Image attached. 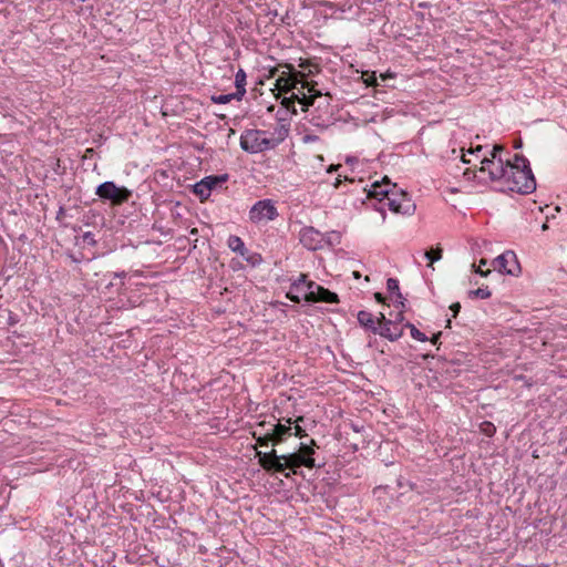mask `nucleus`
I'll use <instances>...</instances> for the list:
<instances>
[{
  "label": "nucleus",
  "mask_w": 567,
  "mask_h": 567,
  "mask_svg": "<svg viewBox=\"0 0 567 567\" xmlns=\"http://www.w3.org/2000/svg\"><path fill=\"white\" fill-rule=\"evenodd\" d=\"M256 456L265 471L280 473L286 478H289L291 474H298V468L301 466L308 468H315L317 466L315 462L302 457L298 452L278 455L276 450H271L267 453L257 451Z\"/></svg>",
  "instance_id": "f257e3e1"
},
{
  "label": "nucleus",
  "mask_w": 567,
  "mask_h": 567,
  "mask_svg": "<svg viewBox=\"0 0 567 567\" xmlns=\"http://www.w3.org/2000/svg\"><path fill=\"white\" fill-rule=\"evenodd\" d=\"M501 190L530 194L536 189V181L528 159L515 154L513 161L507 159V174Z\"/></svg>",
  "instance_id": "f03ea898"
},
{
  "label": "nucleus",
  "mask_w": 567,
  "mask_h": 567,
  "mask_svg": "<svg viewBox=\"0 0 567 567\" xmlns=\"http://www.w3.org/2000/svg\"><path fill=\"white\" fill-rule=\"evenodd\" d=\"M384 182H388L386 177L384 178ZM388 186V183H373L371 189L368 193V197L379 199L382 205L379 208L381 212H383L384 206H388L390 210L398 214H413L415 210V205L409 197L408 193L398 190L395 184L392 185V188H389Z\"/></svg>",
  "instance_id": "7ed1b4c3"
},
{
  "label": "nucleus",
  "mask_w": 567,
  "mask_h": 567,
  "mask_svg": "<svg viewBox=\"0 0 567 567\" xmlns=\"http://www.w3.org/2000/svg\"><path fill=\"white\" fill-rule=\"evenodd\" d=\"M240 147L249 154H257L274 150V143L270 142L267 131L246 130L240 135Z\"/></svg>",
  "instance_id": "20e7f679"
},
{
  "label": "nucleus",
  "mask_w": 567,
  "mask_h": 567,
  "mask_svg": "<svg viewBox=\"0 0 567 567\" xmlns=\"http://www.w3.org/2000/svg\"><path fill=\"white\" fill-rule=\"evenodd\" d=\"M95 194L103 200H110L113 206H121L128 202L132 190L124 186H117L112 181H107L96 187Z\"/></svg>",
  "instance_id": "39448f33"
},
{
  "label": "nucleus",
  "mask_w": 567,
  "mask_h": 567,
  "mask_svg": "<svg viewBox=\"0 0 567 567\" xmlns=\"http://www.w3.org/2000/svg\"><path fill=\"white\" fill-rule=\"evenodd\" d=\"M277 216V208L270 199L258 200L249 210V219L254 224L267 223Z\"/></svg>",
  "instance_id": "423d86ee"
},
{
  "label": "nucleus",
  "mask_w": 567,
  "mask_h": 567,
  "mask_svg": "<svg viewBox=\"0 0 567 567\" xmlns=\"http://www.w3.org/2000/svg\"><path fill=\"white\" fill-rule=\"evenodd\" d=\"M480 163V173H488V177L492 182L504 184L507 174V161L504 162L502 158L494 161L485 156Z\"/></svg>",
  "instance_id": "0eeeda50"
},
{
  "label": "nucleus",
  "mask_w": 567,
  "mask_h": 567,
  "mask_svg": "<svg viewBox=\"0 0 567 567\" xmlns=\"http://www.w3.org/2000/svg\"><path fill=\"white\" fill-rule=\"evenodd\" d=\"M300 244L309 250H318L323 247L326 236L311 226L302 227L299 231Z\"/></svg>",
  "instance_id": "6e6552de"
},
{
  "label": "nucleus",
  "mask_w": 567,
  "mask_h": 567,
  "mask_svg": "<svg viewBox=\"0 0 567 567\" xmlns=\"http://www.w3.org/2000/svg\"><path fill=\"white\" fill-rule=\"evenodd\" d=\"M227 175H210L204 177L202 181L197 182L194 185V193L200 198V200H205L210 196L212 190L217 186L221 185L227 181Z\"/></svg>",
  "instance_id": "1a4fd4ad"
},
{
  "label": "nucleus",
  "mask_w": 567,
  "mask_h": 567,
  "mask_svg": "<svg viewBox=\"0 0 567 567\" xmlns=\"http://www.w3.org/2000/svg\"><path fill=\"white\" fill-rule=\"evenodd\" d=\"M493 266L494 269H497L499 272L508 275H515L520 269L516 255L513 251H506L496 257L493 260Z\"/></svg>",
  "instance_id": "9d476101"
},
{
  "label": "nucleus",
  "mask_w": 567,
  "mask_h": 567,
  "mask_svg": "<svg viewBox=\"0 0 567 567\" xmlns=\"http://www.w3.org/2000/svg\"><path fill=\"white\" fill-rule=\"evenodd\" d=\"M287 423L288 424L267 423V425H269V432L274 439V445L285 442L287 440V437L292 435L291 420L288 419Z\"/></svg>",
  "instance_id": "9b49d317"
},
{
  "label": "nucleus",
  "mask_w": 567,
  "mask_h": 567,
  "mask_svg": "<svg viewBox=\"0 0 567 567\" xmlns=\"http://www.w3.org/2000/svg\"><path fill=\"white\" fill-rule=\"evenodd\" d=\"M377 334L390 340L396 341L403 336V328L399 327L395 321L389 320L379 326Z\"/></svg>",
  "instance_id": "f8f14e48"
},
{
  "label": "nucleus",
  "mask_w": 567,
  "mask_h": 567,
  "mask_svg": "<svg viewBox=\"0 0 567 567\" xmlns=\"http://www.w3.org/2000/svg\"><path fill=\"white\" fill-rule=\"evenodd\" d=\"M268 137L271 143H274V148L278 146L281 142L286 140L289 134V124L284 120H279V122L275 125L272 131H267Z\"/></svg>",
  "instance_id": "ddd939ff"
},
{
  "label": "nucleus",
  "mask_w": 567,
  "mask_h": 567,
  "mask_svg": "<svg viewBox=\"0 0 567 567\" xmlns=\"http://www.w3.org/2000/svg\"><path fill=\"white\" fill-rule=\"evenodd\" d=\"M307 275L301 274L297 280H295L290 287V290L287 292V298H289L293 302H300L303 299L305 293V279Z\"/></svg>",
  "instance_id": "4468645a"
},
{
  "label": "nucleus",
  "mask_w": 567,
  "mask_h": 567,
  "mask_svg": "<svg viewBox=\"0 0 567 567\" xmlns=\"http://www.w3.org/2000/svg\"><path fill=\"white\" fill-rule=\"evenodd\" d=\"M316 297L310 298V302H327V303H338L339 297L337 293L330 291L329 289L319 287L318 291L315 295Z\"/></svg>",
  "instance_id": "2eb2a0df"
},
{
  "label": "nucleus",
  "mask_w": 567,
  "mask_h": 567,
  "mask_svg": "<svg viewBox=\"0 0 567 567\" xmlns=\"http://www.w3.org/2000/svg\"><path fill=\"white\" fill-rule=\"evenodd\" d=\"M316 83H302V87H307L310 95H306L303 92H300L301 96L297 99L301 104H303L306 107L313 105L315 100L317 97H320L322 93L320 91H317L315 89Z\"/></svg>",
  "instance_id": "dca6fc26"
},
{
  "label": "nucleus",
  "mask_w": 567,
  "mask_h": 567,
  "mask_svg": "<svg viewBox=\"0 0 567 567\" xmlns=\"http://www.w3.org/2000/svg\"><path fill=\"white\" fill-rule=\"evenodd\" d=\"M357 318L362 327H364L368 330H371L374 334H377V329H379V326H377V321L371 312L361 310L358 312Z\"/></svg>",
  "instance_id": "f3484780"
},
{
  "label": "nucleus",
  "mask_w": 567,
  "mask_h": 567,
  "mask_svg": "<svg viewBox=\"0 0 567 567\" xmlns=\"http://www.w3.org/2000/svg\"><path fill=\"white\" fill-rule=\"evenodd\" d=\"M266 425L267 422H260L255 426L254 431L251 432L252 437L257 441V443L260 446H268L270 442L274 444V439L270 432H259V427H265Z\"/></svg>",
  "instance_id": "a211bd4d"
},
{
  "label": "nucleus",
  "mask_w": 567,
  "mask_h": 567,
  "mask_svg": "<svg viewBox=\"0 0 567 567\" xmlns=\"http://www.w3.org/2000/svg\"><path fill=\"white\" fill-rule=\"evenodd\" d=\"M227 246L231 251L237 252L240 256H245L247 252V248L245 247L243 239L236 235H230L228 237Z\"/></svg>",
  "instance_id": "6ab92c4d"
},
{
  "label": "nucleus",
  "mask_w": 567,
  "mask_h": 567,
  "mask_svg": "<svg viewBox=\"0 0 567 567\" xmlns=\"http://www.w3.org/2000/svg\"><path fill=\"white\" fill-rule=\"evenodd\" d=\"M246 73L243 69H239L238 72L235 75V86H236V94L239 97H244L246 94Z\"/></svg>",
  "instance_id": "aec40b11"
},
{
  "label": "nucleus",
  "mask_w": 567,
  "mask_h": 567,
  "mask_svg": "<svg viewBox=\"0 0 567 567\" xmlns=\"http://www.w3.org/2000/svg\"><path fill=\"white\" fill-rule=\"evenodd\" d=\"M386 288H388L389 292L394 293L396 296V301L403 307L404 298H403L402 293L400 292L399 280L395 278H389L386 280Z\"/></svg>",
  "instance_id": "412c9836"
},
{
  "label": "nucleus",
  "mask_w": 567,
  "mask_h": 567,
  "mask_svg": "<svg viewBox=\"0 0 567 567\" xmlns=\"http://www.w3.org/2000/svg\"><path fill=\"white\" fill-rule=\"evenodd\" d=\"M305 293L303 299L308 302H310L311 297H316V292L318 291L320 285H318L315 281H307V278L305 279Z\"/></svg>",
  "instance_id": "4be33fe9"
},
{
  "label": "nucleus",
  "mask_w": 567,
  "mask_h": 567,
  "mask_svg": "<svg viewBox=\"0 0 567 567\" xmlns=\"http://www.w3.org/2000/svg\"><path fill=\"white\" fill-rule=\"evenodd\" d=\"M298 81H292L290 78L280 76L277 79V86L279 90L284 92H289L293 90L297 85Z\"/></svg>",
  "instance_id": "5701e85b"
},
{
  "label": "nucleus",
  "mask_w": 567,
  "mask_h": 567,
  "mask_svg": "<svg viewBox=\"0 0 567 567\" xmlns=\"http://www.w3.org/2000/svg\"><path fill=\"white\" fill-rule=\"evenodd\" d=\"M233 100L241 101L243 99L237 96V94L235 92L230 93V94H220V95L212 96L213 103H216V104H227Z\"/></svg>",
  "instance_id": "b1692460"
},
{
  "label": "nucleus",
  "mask_w": 567,
  "mask_h": 567,
  "mask_svg": "<svg viewBox=\"0 0 567 567\" xmlns=\"http://www.w3.org/2000/svg\"><path fill=\"white\" fill-rule=\"evenodd\" d=\"M302 457L315 462L313 454L315 449L311 445H308L306 443H300L299 449L297 451Z\"/></svg>",
  "instance_id": "393cba45"
},
{
  "label": "nucleus",
  "mask_w": 567,
  "mask_h": 567,
  "mask_svg": "<svg viewBox=\"0 0 567 567\" xmlns=\"http://www.w3.org/2000/svg\"><path fill=\"white\" fill-rule=\"evenodd\" d=\"M405 327L410 329L411 337L417 341L425 342L427 341V337L421 332L414 324L406 322Z\"/></svg>",
  "instance_id": "a878e982"
},
{
  "label": "nucleus",
  "mask_w": 567,
  "mask_h": 567,
  "mask_svg": "<svg viewBox=\"0 0 567 567\" xmlns=\"http://www.w3.org/2000/svg\"><path fill=\"white\" fill-rule=\"evenodd\" d=\"M442 252H443V250L439 247L435 249L432 248V249L425 251V257H426V259L430 260V264H429L430 267L433 265L434 261H437L442 258Z\"/></svg>",
  "instance_id": "bb28decb"
},
{
  "label": "nucleus",
  "mask_w": 567,
  "mask_h": 567,
  "mask_svg": "<svg viewBox=\"0 0 567 567\" xmlns=\"http://www.w3.org/2000/svg\"><path fill=\"white\" fill-rule=\"evenodd\" d=\"M491 291L487 287H482V288H477L475 290H471L468 292V296L471 298L475 297V298H480V299H487L491 297Z\"/></svg>",
  "instance_id": "cd10ccee"
},
{
  "label": "nucleus",
  "mask_w": 567,
  "mask_h": 567,
  "mask_svg": "<svg viewBox=\"0 0 567 567\" xmlns=\"http://www.w3.org/2000/svg\"><path fill=\"white\" fill-rule=\"evenodd\" d=\"M300 422H303V416H299L296 420L295 426H292V435L298 436L300 439L308 436L306 431L299 425Z\"/></svg>",
  "instance_id": "c85d7f7f"
},
{
  "label": "nucleus",
  "mask_w": 567,
  "mask_h": 567,
  "mask_svg": "<svg viewBox=\"0 0 567 567\" xmlns=\"http://www.w3.org/2000/svg\"><path fill=\"white\" fill-rule=\"evenodd\" d=\"M299 99V94H292V96L290 97H285L281 102V104L287 109V110H292V113H297L296 109H295V100Z\"/></svg>",
  "instance_id": "c756f323"
},
{
  "label": "nucleus",
  "mask_w": 567,
  "mask_h": 567,
  "mask_svg": "<svg viewBox=\"0 0 567 567\" xmlns=\"http://www.w3.org/2000/svg\"><path fill=\"white\" fill-rule=\"evenodd\" d=\"M482 431L488 435V436H492L494 433H495V426L493 423L491 422H484L482 424Z\"/></svg>",
  "instance_id": "7c9ffc66"
},
{
  "label": "nucleus",
  "mask_w": 567,
  "mask_h": 567,
  "mask_svg": "<svg viewBox=\"0 0 567 567\" xmlns=\"http://www.w3.org/2000/svg\"><path fill=\"white\" fill-rule=\"evenodd\" d=\"M503 150H504V147L502 145H494L491 151V157H488V158L497 161L498 158H501L499 154Z\"/></svg>",
  "instance_id": "2f4dec72"
},
{
  "label": "nucleus",
  "mask_w": 567,
  "mask_h": 567,
  "mask_svg": "<svg viewBox=\"0 0 567 567\" xmlns=\"http://www.w3.org/2000/svg\"><path fill=\"white\" fill-rule=\"evenodd\" d=\"M486 264H487V261H486L485 259H481V261H480V267H478L477 269H475V271H476L477 274H480L481 276H483V277H486V276L491 272V270L484 271V270L481 268L482 266H485Z\"/></svg>",
  "instance_id": "473e14b6"
},
{
  "label": "nucleus",
  "mask_w": 567,
  "mask_h": 567,
  "mask_svg": "<svg viewBox=\"0 0 567 567\" xmlns=\"http://www.w3.org/2000/svg\"><path fill=\"white\" fill-rule=\"evenodd\" d=\"M463 176L465 177V179L472 181L476 177V172L471 168H466L463 173Z\"/></svg>",
  "instance_id": "72a5a7b5"
},
{
  "label": "nucleus",
  "mask_w": 567,
  "mask_h": 567,
  "mask_svg": "<svg viewBox=\"0 0 567 567\" xmlns=\"http://www.w3.org/2000/svg\"><path fill=\"white\" fill-rule=\"evenodd\" d=\"M450 309H451V310H452V312H453V317H456V316H457V313H458V312H460V310H461V305H460V302H455V303L451 305Z\"/></svg>",
  "instance_id": "f704fd0d"
},
{
  "label": "nucleus",
  "mask_w": 567,
  "mask_h": 567,
  "mask_svg": "<svg viewBox=\"0 0 567 567\" xmlns=\"http://www.w3.org/2000/svg\"><path fill=\"white\" fill-rule=\"evenodd\" d=\"M390 319H386V317L384 316V313H380V317L378 318L377 320V326H381L383 323H385V321H389Z\"/></svg>",
  "instance_id": "c9c22d12"
},
{
  "label": "nucleus",
  "mask_w": 567,
  "mask_h": 567,
  "mask_svg": "<svg viewBox=\"0 0 567 567\" xmlns=\"http://www.w3.org/2000/svg\"><path fill=\"white\" fill-rule=\"evenodd\" d=\"M403 319H404V317H403V312H402V311H400V312L396 315V317H395V319H394L393 321H395V323L399 326V323H400Z\"/></svg>",
  "instance_id": "e433bc0d"
},
{
  "label": "nucleus",
  "mask_w": 567,
  "mask_h": 567,
  "mask_svg": "<svg viewBox=\"0 0 567 567\" xmlns=\"http://www.w3.org/2000/svg\"><path fill=\"white\" fill-rule=\"evenodd\" d=\"M441 334H442V332H437L436 334H434V336L431 338V342H432L433 344H436V343H437V341H439V339H440V337H441Z\"/></svg>",
  "instance_id": "4c0bfd02"
},
{
  "label": "nucleus",
  "mask_w": 567,
  "mask_h": 567,
  "mask_svg": "<svg viewBox=\"0 0 567 567\" xmlns=\"http://www.w3.org/2000/svg\"><path fill=\"white\" fill-rule=\"evenodd\" d=\"M84 240H90L91 243H94L92 233H90V231L85 233Z\"/></svg>",
  "instance_id": "58836bf2"
},
{
  "label": "nucleus",
  "mask_w": 567,
  "mask_h": 567,
  "mask_svg": "<svg viewBox=\"0 0 567 567\" xmlns=\"http://www.w3.org/2000/svg\"><path fill=\"white\" fill-rule=\"evenodd\" d=\"M374 297H375V300H377L378 302H383V301H384V297H383V296H382V293H380V292H377V293L374 295Z\"/></svg>",
  "instance_id": "ea45409f"
},
{
  "label": "nucleus",
  "mask_w": 567,
  "mask_h": 567,
  "mask_svg": "<svg viewBox=\"0 0 567 567\" xmlns=\"http://www.w3.org/2000/svg\"><path fill=\"white\" fill-rule=\"evenodd\" d=\"M189 234H190L192 236H196V235L198 234L197 228H192V229H190V231H189Z\"/></svg>",
  "instance_id": "a19ab883"
},
{
  "label": "nucleus",
  "mask_w": 567,
  "mask_h": 567,
  "mask_svg": "<svg viewBox=\"0 0 567 567\" xmlns=\"http://www.w3.org/2000/svg\"><path fill=\"white\" fill-rule=\"evenodd\" d=\"M367 82H368V84H369V85L374 84V82H375V76H374V75H372V79H371V80H367Z\"/></svg>",
  "instance_id": "79ce46f5"
},
{
  "label": "nucleus",
  "mask_w": 567,
  "mask_h": 567,
  "mask_svg": "<svg viewBox=\"0 0 567 567\" xmlns=\"http://www.w3.org/2000/svg\"><path fill=\"white\" fill-rule=\"evenodd\" d=\"M309 445H311L315 449L317 447V442L313 439H311Z\"/></svg>",
  "instance_id": "37998d69"
},
{
  "label": "nucleus",
  "mask_w": 567,
  "mask_h": 567,
  "mask_svg": "<svg viewBox=\"0 0 567 567\" xmlns=\"http://www.w3.org/2000/svg\"><path fill=\"white\" fill-rule=\"evenodd\" d=\"M482 148H483V147H482L481 145H478L474 151H471L470 153H472V154H473L474 152H481V151H482Z\"/></svg>",
  "instance_id": "c03bdc74"
},
{
  "label": "nucleus",
  "mask_w": 567,
  "mask_h": 567,
  "mask_svg": "<svg viewBox=\"0 0 567 567\" xmlns=\"http://www.w3.org/2000/svg\"><path fill=\"white\" fill-rule=\"evenodd\" d=\"M259 432H269V429H266V426L265 427H259Z\"/></svg>",
  "instance_id": "a18cd8bd"
},
{
  "label": "nucleus",
  "mask_w": 567,
  "mask_h": 567,
  "mask_svg": "<svg viewBox=\"0 0 567 567\" xmlns=\"http://www.w3.org/2000/svg\"><path fill=\"white\" fill-rule=\"evenodd\" d=\"M462 161H463V163H465V164H470V163H471V161H470V159H466L464 156L462 157Z\"/></svg>",
  "instance_id": "49530a36"
},
{
  "label": "nucleus",
  "mask_w": 567,
  "mask_h": 567,
  "mask_svg": "<svg viewBox=\"0 0 567 567\" xmlns=\"http://www.w3.org/2000/svg\"><path fill=\"white\" fill-rule=\"evenodd\" d=\"M340 183H341V181L339 178H337V181L334 183V187H338Z\"/></svg>",
  "instance_id": "de8ad7c7"
},
{
  "label": "nucleus",
  "mask_w": 567,
  "mask_h": 567,
  "mask_svg": "<svg viewBox=\"0 0 567 567\" xmlns=\"http://www.w3.org/2000/svg\"><path fill=\"white\" fill-rule=\"evenodd\" d=\"M353 275H354L355 278L360 277V274L358 271H354Z\"/></svg>",
  "instance_id": "09e8293b"
}]
</instances>
